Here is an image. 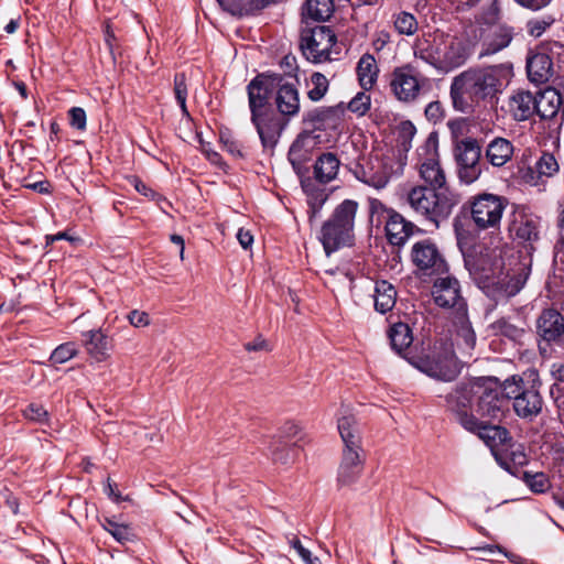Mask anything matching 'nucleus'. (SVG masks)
Returning <instances> with one entry per match:
<instances>
[{
	"label": "nucleus",
	"mask_w": 564,
	"mask_h": 564,
	"mask_svg": "<svg viewBox=\"0 0 564 564\" xmlns=\"http://www.w3.org/2000/svg\"><path fill=\"white\" fill-rule=\"evenodd\" d=\"M514 236L522 241H533L539 237V219L535 216L519 213L510 227Z\"/></svg>",
	"instance_id": "nucleus-28"
},
{
	"label": "nucleus",
	"mask_w": 564,
	"mask_h": 564,
	"mask_svg": "<svg viewBox=\"0 0 564 564\" xmlns=\"http://www.w3.org/2000/svg\"><path fill=\"white\" fill-rule=\"evenodd\" d=\"M70 359V347L68 344L61 345L51 355V361L55 364H64Z\"/></svg>",
	"instance_id": "nucleus-50"
},
{
	"label": "nucleus",
	"mask_w": 564,
	"mask_h": 564,
	"mask_svg": "<svg viewBox=\"0 0 564 564\" xmlns=\"http://www.w3.org/2000/svg\"><path fill=\"white\" fill-rule=\"evenodd\" d=\"M561 94L554 88H546L535 95V112L542 119H551L562 106Z\"/></svg>",
	"instance_id": "nucleus-27"
},
{
	"label": "nucleus",
	"mask_w": 564,
	"mask_h": 564,
	"mask_svg": "<svg viewBox=\"0 0 564 564\" xmlns=\"http://www.w3.org/2000/svg\"><path fill=\"white\" fill-rule=\"evenodd\" d=\"M400 138H402V144L405 148L406 143L412 140L416 133L415 127L410 121L401 122L400 124Z\"/></svg>",
	"instance_id": "nucleus-53"
},
{
	"label": "nucleus",
	"mask_w": 564,
	"mask_h": 564,
	"mask_svg": "<svg viewBox=\"0 0 564 564\" xmlns=\"http://www.w3.org/2000/svg\"><path fill=\"white\" fill-rule=\"evenodd\" d=\"M337 427L344 446L361 445L360 433L356 419L348 405L340 406L339 416L337 419Z\"/></svg>",
	"instance_id": "nucleus-25"
},
{
	"label": "nucleus",
	"mask_w": 564,
	"mask_h": 564,
	"mask_svg": "<svg viewBox=\"0 0 564 564\" xmlns=\"http://www.w3.org/2000/svg\"><path fill=\"white\" fill-rule=\"evenodd\" d=\"M371 98L370 95L366 94V91H359L356 96L348 102L347 108L361 117L365 116L370 109Z\"/></svg>",
	"instance_id": "nucleus-41"
},
{
	"label": "nucleus",
	"mask_w": 564,
	"mask_h": 564,
	"mask_svg": "<svg viewBox=\"0 0 564 564\" xmlns=\"http://www.w3.org/2000/svg\"><path fill=\"white\" fill-rule=\"evenodd\" d=\"M425 84V77H423L413 66L405 65L393 70L390 80V88L398 100L411 102L419 97Z\"/></svg>",
	"instance_id": "nucleus-12"
},
{
	"label": "nucleus",
	"mask_w": 564,
	"mask_h": 564,
	"mask_svg": "<svg viewBox=\"0 0 564 564\" xmlns=\"http://www.w3.org/2000/svg\"><path fill=\"white\" fill-rule=\"evenodd\" d=\"M364 457L361 445H346L338 467L337 481L340 486L352 485L361 475Z\"/></svg>",
	"instance_id": "nucleus-16"
},
{
	"label": "nucleus",
	"mask_w": 564,
	"mask_h": 564,
	"mask_svg": "<svg viewBox=\"0 0 564 564\" xmlns=\"http://www.w3.org/2000/svg\"><path fill=\"white\" fill-rule=\"evenodd\" d=\"M536 329L544 341H555L564 334V318L555 310H544L536 321Z\"/></svg>",
	"instance_id": "nucleus-21"
},
{
	"label": "nucleus",
	"mask_w": 564,
	"mask_h": 564,
	"mask_svg": "<svg viewBox=\"0 0 564 564\" xmlns=\"http://www.w3.org/2000/svg\"><path fill=\"white\" fill-rule=\"evenodd\" d=\"M370 210L372 214L378 213H386L388 215V212H392V209L386 208V206L379 200V199H370Z\"/></svg>",
	"instance_id": "nucleus-61"
},
{
	"label": "nucleus",
	"mask_w": 564,
	"mask_h": 564,
	"mask_svg": "<svg viewBox=\"0 0 564 564\" xmlns=\"http://www.w3.org/2000/svg\"><path fill=\"white\" fill-rule=\"evenodd\" d=\"M356 177L362 183L381 189L389 183L388 167L378 158L368 159L355 170Z\"/></svg>",
	"instance_id": "nucleus-18"
},
{
	"label": "nucleus",
	"mask_w": 564,
	"mask_h": 564,
	"mask_svg": "<svg viewBox=\"0 0 564 564\" xmlns=\"http://www.w3.org/2000/svg\"><path fill=\"white\" fill-rule=\"evenodd\" d=\"M391 347L401 354L410 347L413 341V335L410 326L405 323H395L389 329Z\"/></svg>",
	"instance_id": "nucleus-35"
},
{
	"label": "nucleus",
	"mask_w": 564,
	"mask_h": 564,
	"mask_svg": "<svg viewBox=\"0 0 564 564\" xmlns=\"http://www.w3.org/2000/svg\"><path fill=\"white\" fill-rule=\"evenodd\" d=\"M333 11V0H306L303 15L314 21H325L332 15Z\"/></svg>",
	"instance_id": "nucleus-36"
},
{
	"label": "nucleus",
	"mask_w": 564,
	"mask_h": 564,
	"mask_svg": "<svg viewBox=\"0 0 564 564\" xmlns=\"http://www.w3.org/2000/svg\"><path fill=\"white\" fill-rule=\"evenodd\" d=\"M357 210L358 203L356 200L345 199L335 208L330 218L324 223L319 240L327 254L352 243Z\"/></svg>",
	"instance_id": "nucleus-7"
},
{
	"label": "nucleus",
	"mask_w": 564,
	"mask_h": 564,
	"mask_svg": "<svg viewBox=\"0 0 564 564\" xmlns=\"http://www.w3.org/2000/svg\"><path fill=\"white\" fill-rule=\"evenodd\" d=\"M281 67L284 70V74L288 76L295 75L297 69L296 58L293 55H285L281 61Z\"/></svg>",
	"instance_id": "nucleus-56"
},
{
	"label": "nucleus",
	"mask_w": 564,
	"mask_h": 564,
	"mask_svg": "<svg viewBox=\"0 0 564 564\" xmlns=\"http://www.w3.org/2000/svg\"><path fill=\"white\" fill-rule=\"evenodd\" d=\"M335 43L336 35L329 26L317 25L303 29L301 32V51L307 61L315 64L329 59Z\"/></svg>",
	"instance_id": "nucleus-10"
},
{
	"label": "nucleus",
	"mask_w": 564,
	"mask_h": 564,
	"mask_svg": "<svg viewBox=\"0 0 564 564\" xmlns=\"http://www.w3.org/2000/svg\"><path fill=\"white\" fill-rule=\"evenodd\" d=\"M524 481L529 488L536 494H542L550 487L549 478L543 473H536L533 475L525 473Z\"/></svg>",
	"instance_id": "nucleus-44"
},
{
	"label": "nucleus",
	"mask_w": 564,
	"mask_h": 564,
	"mask_svg": "<svg viewBox=\"0 0 564 564\" xmlns=\"http://www.w3.org/2000/svg\"><path fill=\"white\" fill-rule=\"evenodd\" d=\"M511 64L471 67L455 76L451 85V98L456 110L469 113L481 102L491 101L509 84Z\"/></svg>",
	"instance_id": "nucleus-1"
},
{
	"label": "nucleus",
	"mask_w": 564,
	"mask_h": 564,
	"mask_svg": "<svg viewBox=\"0 0 564 564\" xmlns=\"http://www.w3.org/2000/svg\"><path fill=\"white\" fill-rule=\"evenodd\" d=\"M327 199V195L323 189L307 191V204L310 207V219L315 217Z\"/></svg>",
	"instance_id": "nucleus-43"
},
{
	"label": "nucleus",
	"mask_w": 564,
	"mask_h": 564,
	"mask_svg": "<svg viewBox=\"0 0 564 564\" xmlns=\"http://www.w3.org/2000/svg\"><path fill=\"white\" fill-rule=\"evenodd\" d=\"M520 6L531 10H540L546 7L552 0H516Z\"/></svg>",
	"instance_id": "nucleus-58"
},
{
	"label": "nucleus",
	"mask_w": 564,
	"mask_h": 564,
	"mask_svg": "<svg viewBox=\"0 0 564 564\" xmlns=\"http://www.w3.org/2000/svg\"><path fill=\"white\" fill-rule=\"evenodd\" d=\"M174 94L184 115H188L186 107L187 86L184 74H177L174 78Z\"/></svg>",
	"instance_id": "nucleus-42"
},
{
	"label": "nucleus",
	"mask_w": 564,
	"mask_h": 564,
	"mask_svg": "<svg viewBox=\"0 0 564 564\" xmlns=\"http://www.w3.org/2000/svg\"><path fill=\"white\" fill-rule=\"evenodd\" d=\"M46 239H47V243H52V242H54L56 240H61V239L70 240V236L68 235V231L65 230V231L58 232L56 235L47 236Z\"/></svg>",
	"instance_id": "nucleus-64"
},
{
	"label": "nucleus",
	"mask_w": 564,
	"mask_h": 564,
	"mask_svg": "<svg viewBox=\"0 0 564 564\" xmlns=\"http://www.w3.org/2000/svg\"><path fill=\"white\" fill-rule=\"evenodd\" d=\"M414 56L437 69L449 70L463 65L467 61L468 52L460 39L440 34L433 39L416 40Z\"/></svg>",
	"instance_id": "nucleus-4"
},
{
	"label": "nucleus",
	"mask_w": 564,
	"mask_h": 564,
	"mask_svg": "<svg viewBox=\"0 0 564 564\" xmlns=\"http://www.w3.org/2000/svg\"><path fill=\"white\" fill-rule=\"evenodd\" d=\"M271 455H272V459L275 463L286 465L290 462H292V457L290 455V449L282 447L280 445H276L271 449Z\"/></svg>",
	"instance_id": "nucleus-52"
},
{
	"label": "nucleus",
	"mask_w": 564,
	"mask_h": 564,
	"mask_svg": "<svg viewBox=\"0 0 564 564\" xmlns=\"http://www.w3.org/2000/svg\"><path fill=\"white\" fill-rule=\"evenodd\" d=\"M417 170L421 180L429 188L440 192L448 191L446 174L438 160L437 144L432 137H429L417 150Z\"/></svg>",
	"instance_id": "nucleus-11"
},
{
	"label": "nucleus",
	"mask_w": 564,
	"mask_h": 564,
	"mask_svg": "<svg viewBox=\"0 0 564 564\" xmlns=\"http://www.w3.org/2000/svg\"><path fill=\"white\" fill-rule=\"evenodd\" d=\"M23 415L31 422L43 423L47 419V411L41 404L30 403L23 410Z\"/></svg>",
	"instance_id": "nucleus-45"
},
{
	"label": "nucleus",
	"mask_w": 564,
	"mask_h": 564,
	"mask_svg": "<svg viewBox=\"0 0 564 564\" xmlns=\"http://www.w3.org/2000/svg\"><path fill=\"white\" fill-rule=\"evenodd\" d=\"M386 221V232L390 243L402 246L412 236L415 226L405 220L404 217L392 210L388 212Z\"/></svg>",
	"instance_id": "nucleus-22"
},
{
	"label": "nucleus",
	"mask_w": 564,
	"mask_h": 564,
	"mask_svg": "<svg viewBox=\"0 0 564 564\" xmlns=\"http://www.w3.org/2000/svg\"><path fill=\"white\" fill-rule=\"evenodd\" d=\"M102 527L108 531L118 542L124 543L132 540L134 536L131 528L123 523H118L112 519H105Z\"/></svg>",
	"instance_id": "nucleus-37"
},
{
	"label": "nucleus",
	"mask_w": 564,
	"mask_h": 564,
	"mask_svg": "<svg viewBox=\"0 0 564 564\" xmlns=\"http://www.w3.org/2000/svg\"><path fill=\"white\" fill-rule=\"evenodd\" d=\"M410 208L419 216L431 221L435 226L452 214L457 199L449 191H435L427 186L412 187L405 196Z\"/></svg>",
	"instance_id": "nucleus-6"
},
{
	"label": "nucleus",
	"mask_w": 564,
	"mask_h": 564,
	"mask_svg": "<svg viewBox=\"0 0 564 564\" xmlns=\"http://www.w3.org/2000/svg\"><path fill=\"white\" fill-rule=\"evenodd\" d=\"M447 402L458 421L471 411L481 421H500L508 411L509 399L496 379L475 378L460 382Z\"/></svg>",
	"instance_id": "nucleus-2"
},
{
	"label": "nucleus",
	"mask_w": 564,
	"mask_h": 564,
	"mask_svg": "<svg viewBox=\"0 0 564 564\" xmlns=\"http://www.w3.org/2000/svg\"><path fill=\"white\" fill-rule=\"evenodd\" d=\"M312 88L307 91V97L312 101L321 100L328 90V79L322 73H314L311 76Z\"/></svg>",
	"instance_id": "nucleus-38"
},
{
	"label": "nucleus",
	"mask_w": 564,
	"mask_h": 564,
	"mask_svg": "<svg viewBox=\"0 0 564 564\" xmlns=\"http://www.w3.org/2000/svg\"><path fill=\"white\" fill-rule=\"evenodd\" d=\"M237 239L243 249H248L253 242V236L250 231L240 228L237 232Z\"/></svg>",
	"instance_id": "nucleus-59"
},
{
	"label": "nucleus",
	"mask_w": 564,
	"mask_h": 564,
	"mask_svg": "<svg viewBox=\"0 0 564 564\" xmlns=\"http://www.w3.org/2000/svg\"><path fill=\"white\" fill-rule=\"evenodd\" d=\"M541 387L540 376L534 369L503 381V392L509 400H513V410L522 419H533L541 413L543 408Z\"/></svg>",
	"instance_id": "nucleus-5"
},
{
	"label": "nucleus",
	"mask_w": 564,
	"mask_h": 564,
	"mask_svg": "<svg viewBox=\"0 0 564 564\" xmlns=\"http://www.w3.org/2000/svg\"><path fill=\"white\" fill-rule=\"evenodd\" d=\"M275 106L278 111L285 117H293L300 111V95L295 85L283 82V78L278 75L275 82Z\"/></svg>",
	"instance_id": "nucleus-19"
},
{
	"label": "nucleus",
	"mask_w": 564,
	"mask_h": 564,
	"mask_svg": "<svg viewBox=\"0 0 564 564\" xmlns=\"http://www.w3.org/2000/svg\"><path fill=\"white\" fill-rule=\"evenodd\" d=\"M512 40V32L507 26H494L484 36L479 58L494 55L507 47Z\"/></svg>",
	"instance_id": "nucleus-23"
},
{
	"label": "nucleus",
	"mask_w": 564,
	"mask_h": 564,
	"mask_svg": "<svg viewBox=\"0 0 564 564\" xmlns=\"http://www.w3.org/2000/svg\"><path fill=\"white\" fill-rule=\"evenodd\" d=\"M434 302L440 307L454 308L455 316L467 313L466 303L460 293V284L453 276H440L432 289Z\"/></svg>",
	"instance_id": "nucleus-15"
},
{
	"label": "nucleus",
	"mask_w": 564,
	"mask_h": 564,
	"mask_svg": "<svg viewBox=\"0 0 564 564\" xmlns=\"http://www.w3.org/2000/svg\"><path fill=\"white\" fill-rule=\"evenodd\" d=\"M527 70L528 77L531 82L536 84H543L552 77V59L545 53H536L532 55L530 58H528Z\"/></svg>",
	"instance_id": "nucleus-26"
},
{
	"label": "nucleus",
	"mask_w": 564,
	"mask_h": 564,
	"mask_svg": "<svg viewBox=\"0 0 564 564\" xmlns=\"http://www.w3.org/2000/svg\"><path fill=\"white\" fill-rule=\"evenodd\" d=\"M394 26L401 34L412 35L417 30V22L414 15L401 12L397 15Z\"/></svg>",
	"instance_id": "nucleus-40"
},
{
	"label": "nucleus",
	"mask_w": 564,
	"mask_h": 564,
	"mask_svg": "<svg viewBox=\"0 0 564 564\" xmlns=\"http://www.w3.org/2000/svg\"><path fill=\"white\" fill-rule=\"evenodd\" d=\"M83 344L86 352L96 361L110 358L113 350V340L101 329H93L83 334Z\"/></svg>",
	"instance_id": "nucleus-20"
},
{
	"label": "nucleus",
	"mask_w": 564,
	"mask_h": 564,
	"mask_svg": "<svg viewBox=\"0 0 564 564\" xmlns=\"http://www.w3.org/2000/svg\"><path fill=\"white\" fill-rule=\"evenodd\" d=\"M316 145V138L311 133L300 134L289 151L292 165H301L310 159L312 149Z\"/></svg>",
	"instance_id": "nucleus-33"
},
{
	"label": "nucleus",
	"mask_w": 564,
	"mask_h": 564,
	"mask_svg": "<svg viewBox=\"0 0 564 564\" xmlns=\"http://www.w3.org/2000/svg\"><path fill=\"white\" fill-rule=\"evenodd\" d=\"M410 362L431 378L452 381L459 375L463 360L456 355L453 345L442 343L435 345L426 357H415L410 359Z\"/></svg>",
	"instance_id": "nucleus-8"
},
{
	"label": "nucleus",
	"mask_w": 564,
	"mask_h": 564,
	"mask_svg": "<svg viewBox=\"0 0 564 564\" xmlns=\"http://www.w3.org/2000/svg\"><path fill=\"white\" fill-rule=\"evenodd\" d=\"M290 545L297 552L305 564H322L321 560L317 556H313L312 552L304 547L297 538L290 540Z\"/></svg>",
	"instance_id": "nucleus-47"
},
{
	"label": "nucleus",
	"mask_w": 564,
	"mask_h": 564,
	"mask_svg": "<svg viewBox=\"0 0 564 564\" xmlns=\"http://www.w3.org/2000/svg\"><path fill=\"white\" fill-rule=\"evenodd\" d=\"M375 308L377 312L384 314L391 311L397 302L395 288L388 281H377L375 285Z\"/></svg>",
	"instance_id": "nucleus-32"
},
{
	"label": "nucleus",
	"mask_w": 564,
	"mask_h": 564,
	"mask_svg": "<svg viewBox=\"0 0 564 564\" xmlns=\"http://www.w3.org/2000/svg\"><path fill=\"white\" fill-rule=\"evenodd\" d=\"M245 348L249 351L269 350V345L265 339L258 337L253 341L246 344Z\"/></svg>",
	"instance_id": "nucleus-60"
},
{
	"label": "nucleus",
	"mask_w": 564,
	"mask_h": 564,
	"mask_svg": "<svg viewBox=\"0 0 564 564\" xmlns=\"http://www.w3.org/2000/svg\"><path fill=\"white\" fill-rule=\"evenodd\" d=\"M549 26V23L542 20H532L528 22V31L532 36L539 37Z\"/></svg>",
	"instance_id": "nucleus-55"
},
{
	"label": "nucleus",
	"mask_w": 564,
	"mask_h": 564,
	"mask_svg": "<svg viewBox=\"0 0 564 564\" xmlns=\"http://www.w3.org/2000/svg\"><path fill=\"white\" fill-rule=\"evenodd\" d=\"M508 107L516 120H527L535 112V95L519 89L510 96Z\"/></svg>",
	"instance_id": "nucleus-24"
},
{
	"label": "nucleus",
	"mask_w": 564,
	"mask_h": 564,
	"mask_svg": "<svg viewBox=\"0 0 564 564\" xmlns=\"http://www.w3.org/2000/svg\"><path fill=\"white\" fill-rule=\"evenodd\" d=\"M491 327L496 333L502 334L509 338H516L519 336L520 333L519 328L510 324L505 318L496 321Z\"/></svg>",
	"instance_id": "nucleus-48"
},
{
	"label": "nucleus",
	"mask_w": 564,
	"mask_h": 564,
	"mask_svg": "<svg viewBox=\"0 0 564 564\" xmlns=\"http://www.w3.org/2000/svg\"><path fill=\"white\" fill-rule=\"evenodd\" d=\"M508 206L503 196L482 193L470 202L471 219L479 229H497Z\"/></svg>",
	"instance_id": "nucleus-9"
},
{
	"label": "nucleus",
	"mask_w": 564,
	"mask_h": 564,
	"mask_svg": "<svg viewBox=\"0 0 564 564\" xmlns=\"http://www.w3.org/2000/svg\"><path fill=\"white\" fill-rule=\"evenodd\" d=\"M456 327L455 336L449 345H453L456 355L460 358H470L476 346V334L467 317V313L454 317Z\"/></svg>",
	"instance_id": "nucleus-17"
},
{
	"label": "nucleus",
	"mask_w": 564,
	"mask_h": 564,
	"mask_svg": "<svg viewBox=\"0 0 564 564\" xmlns=\"http://www.w3.org/2000/svg\"><path fill=\"white\" fill-rule=\"evenodd\" d=\"M458 422L466 431L476 434L484 441L494 453L497 447L506 445L510 441L509 432L505 427L491 424V421L477 419L473 411L470 414H464Z\"/></svg>",
	"instance_id": "nucleus-14"
},
{
	"label": "nucleus",
	"mask_w": 564,
	"mask_h": 564,
	"mask_svg": "<svg viewBox=\"0 0 564 564\" xmlns=\"http://www.w3.org/2000/svg\"><path fill=\"white\" fill-rule=\"evenodd\" d=\"M540 176L551 177L558 172V163L553 154L543 153L535 164Z\"/></svg>",
	"instance_id": "nucleus-39"
},
{
	"label": "nucleus",
	"mask_w": 564,
	"mask_h": 564,
	"mask_svg": "<svg viewBox=\"0 0 564 564\" xmlns=\"http://www.w3.org/2000/svg\"><path fill=\"white\" fill-rule=\"evenodd\" d=\"M458 175L459 178L466 183L471 184L475 181H477L481 174V167L480 164H474V165H458Z\"/></svg>",
	"instance_id": "nucleus-46"
},
{
	"label": "nucleus",
	"mask_w": 564,
	"mask_h": 564,
	"mask_svg": "<svg viewBox=\"0 0 564 564\" xmlns=\"http://www.w3.org/2000/svg\"><path fill=\"white\" fill-rule=\"evenodd\" d=\"M86 112L83 108L73 107V128L84 131L86 129Z\"/></svg>",
	"instance_id": "nucleus-54"
},
{
	"label": "nucleus",
	"mask_w": 564,
	"mask_h": 564,
	"mask_svg": "<svg viewBox=\"0 0 564 564\" xmlns=\"http://www.w3.org/2000/svg\"><path fill=\"white\" fill-rule=\"evenodd\" d=\"M356 72L360 86L365 90H370L377 83L379 75V67L373 55L364 54L357 63Z\"/></svg>",
	"instance_id": "nucleus-31"
},
{
	"label": "nucleus",
	"mask_w": 564,
	"mask_h": 564,
	"mask_svg": "<svg viewBox=\"0 0 564 564\" xmlns=\"http://www.w3.org/2000/svg\"><path fill=\"white\" fill-rule=\"evenodd\" d=\"M133 186L134 188L142 195L144 196H150V194H152V191L150 188L147 187V185L144 183H142L141 181L134 178L133 180Z\"/></svg>",
	"instance_id": "nucleus-63"
},
{
	"label": "nucleus",
	"mask_w": 564,
	"mask_h": 564,
	"mask_svg": "<svg viewBox=\"0 0 564 564\" xmlns=\"http://www.w3.org/2000/svg\"><path fill=\"white\" fill-rule=\"evenodd\" d=\"M340 162L336 154L326 152L318 156L314 165L315 178L321 183H329L336 178Z\"/></svg>",
	"instance_id": "nucleus-29"
},
{
	"label": "nucleus",
	"mask_w": 564,
	"mask_h": 564,
	"mask_svg": "<svg viewBox=\"0 0 564 564\" xmlns=\"http://www.w3.org/2000/svg\"><path fill=\"white\" fill-rule=\"evenodd\" d=\"M480 155V147L474 139H464L456 145L455 158L458 165L479 164Z\"/></svg>",
	"instance_id": "nucleus-34"
},
{
	"label": "nucleus",
	"mask_w": 564,
	"mask_h": 564,
	"mask_svg": "<svg viewBox=\"0 0 564 564\" xmlns=\"http://www.w3.org/2000/svg\"><path fill=\"white\" fill-rule=\"evenodd\" d=\"M128 321L133 327H147L150 325L149 314L138 310H133L128 314Z\"/></svg>",
	"instance_id": "nucleus-49"
},
{
	"label": "nucleus",
	"mask_w": 564,
	"mask_h": 564,
	"mask_svg": "<svg viewBox=\"0 0 564 564\" xmlns=\"http://www.w3.org/2000/svg\"><path fill=\"white\" fill-rule=\"evenodd\" d=\"M411 260L415 268L425 274H443L448 265L437 245L431 239L415 242L411 248Z\"/></svg>",
	"instance_id": "nucleus-13"
},
{
	"label": "nucleus",
	"mask_w": 564,
	"mask_h": 564,
	"mask_svg": "<svg viewBox=\"0 0 564 564\" xmlns=\"http://www.w3.org/2000/svg\"><path fill=\"white\" fill-rule=\"evenodd\" d=\"M302 433V427L295 422H285L280 429L281 437L292 440L296 438Z\"/></svg>",
	"instance_id": "nucleus-51"
},
{
	"label": "nucleus",
	"mask_w": 564,
	"mask_h": 564,
	"mask_svg": "<svg viewBox=\"0 0 564 564\" xmlns=\"http://www.w3.org/2000/svg\"><path fill=\"white\" fill-rule=\"evenodd\" d=\"M278 80L276 74H261L247 86L251 121L264 148H273L281 132L280 119L270 108L269 99Z\"/></svg>",
	"instance_id": "nucleus-3"
},
{
	"label": "nucleus",
	"mask_w": 564,
	"mask_h": 564,
	"mask_svg": "<svg viewBox=\"0 0 564 564\" xmlns=\"http://www.w3.org/2000/svg\"><path fill=\"white\" fill-rule=\"evenodd\" d=\"M221 142H223L224 149L227 152H229L230 154H232L235 156H239L241 154L239 145L235 140H231L229 137L221 135Z\"/></svg>",
	"instance_id": "nucleus-57"
},
{
	"label": "nucleus",
	"mask_w": 564,
	"mask_h": 564,
	"mask_svg": "<svg viewBox=\"0 0 564 564\" xmlns=\"http://www.w3.org/2000/svg\"><path fill=\"white\" fill-rule=\"evenodd\" d=\"M513 154L512 143L505 138H495L486 150V158L494 166H503Z\"/></svg>",
	"instance_id": "nucleus-30"
},
{
	"label": "nucleus",
	"mask_w": 564,
	"mask_h": 564,
	"mask_svg": "<svg viewBox=\"0 0 564 564\" xmlns=\"http://www.w3.org/2000/svg\"><path fill=\"white\" fill-rule=\"evenodd\" d=\"M440 110H441V105L438 102H431L426 107L425 113L427 117L436 119L440 117Z\"/></svg>",
	"instance_id": "nucleus-62"
}]
</instances>
